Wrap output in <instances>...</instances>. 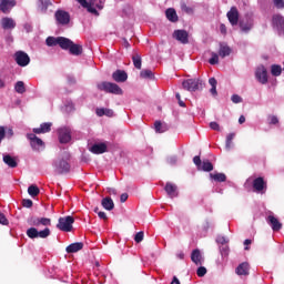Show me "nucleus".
I'll return each mask as SVG.
<instances>
[{"mask_svg": "<svg viewBox=\"0 0 284 284\" xmlns=\"http://www.w3.org/2000/svg\"><path fill=\"white\" fill-rule=\"evenodd\" d=\"M220 31L222 34H227V27H225V24H221L220 26Z\"/></svg>", "mask_w": 284, "mask_h": 284, "instance_id": "obj_64", "label": "nucleus"}, {"mask_svg": "<svg viewBox=\"0 0 284 284\" xmlns=\"http://www.w3.org/2000/svg\"><path fill=\"white\" fill-rule=\"evenodd\" d=\"M231 101H232L233 103H243V98H241V95H239V94H233V95L231 97Z\"/></svg>", "mask_w": 284, "mask_h": 284, "instance_id": "obj_51", "label": "nucleus"}, {"mask_svg": "<svg viewBox=\"0 0 284 284\" xmlns=\"http://www.w3.org/2000/svg\"><path fill=\"white\" fill-rule=\"evenodd\" d=\"M52 6V2L50 0H38V8L42 12H48V8Z\"/></svg>", "mask_w": 284, "mask_h": 284, "instance_id": "obj_33", "label": "nucleus"}, {"mask_svg": "<svg viewBox=\"0 0 284 284\" xmlns=\"http://www.w3.org/2000/svg\"><path fill=\"white\" fill-rule=\"evenodd\" d=\"M55 174H70L72 166L70 165V153H62L52 163Z\"/></svg>", "mask_w": 284, "mask_h": 284, "instance_id": "obj_2", "label": "nucleus"}, {"mask_svg": "<svg viewBox=\"0 0 284 284\" xmlns=\"http://www.w3.org/2000/svg\"><path fill=\"white\" fill-rule=\"evenodd\" d=\"M143 236H144L143 231L138 232V233L135 234V236H134L135 243H141V242L143 241Z\"/></svg>", "mask_w": 284, "mask_h": 284, "instance_id": "obj_50", "label": "nucleus"}, {"mask_svg": "<svg viewBox=\"0 0 284 284\" xmlns=\"http://www.w3.org/2000/svg\"><path fill=\"white\" fill-rule=\"evenodd\" d=\"M165 17L171 23H176L179 21V16L176 14V10L174 8H169L165 11Z\"/></svg>", "mask_w": 284, "mask_h": 284, "instance_id": "obj_29", "label": "nucleus"}, {"mask_svg": "<svg viewBox=\"0 0 284 284\" xmlns=\"http://www.w3.org/2000/svg\"><path fill=\"white\" fill-rule=\"evenodd\" d=\"M81 250H83V243L75 242L67 246L65 252L67 254H75V252H81Z\"/></svg>", "mask_w": 284, "mask_h": 284, "instance_id": "obj_23", "label": "nucleus"}, {"mask_svg": "<svg viewBox=\"0 0 284 284\" xmlns=\"http://www.w3.org/2000/svg\"><path fill=\"white\" fill-rule=\"evenodd\" d=\"M27 139H29L30 145L33 150H39V148H43L44 145L43 140L37 136V133H28Z\"/></svg>", "mask_w": 284, "mask_h": 284, "instance_id": "obj_11", "label": "nucleus"}, {"mask_svg": "<svg viewBox=\"0 0 284 284\" xmlns=\"http://www.w3.org/2000/svg\"><path fill=\"white\" fill-rule=\"evenodd\" d=\"M67 81H68L69 85H75V83H77V79L74 78V75H68Z\"/></svg>", "mask_w": 284, "mask_h": 284, "instance_id": "obj_54", "label": "nucleus"}, {"mask_svg": "<svg viewBox=\"0 0 284 284\" xmlns=\"http://www.w3.org/2000/svg\"><path fill=\"white\" fill-rule=\"evenodd\" d=\"M73 224H74V217L68 215L64 217H59L57 227L61 232H72Z\"/></svg>", "mask_w": 284, "mask_h": 284, "instance_id": "obj_4", "label": "nucleus"}, {"mask_svg": "<svg viewBox=\"0 0 284 284\" xmlns=\"http://www.w3.org/2000/svg\"><path fill=\"white\" fill-rule=\"evenodd\" d=\"M95 112H97L98 116H105V109H103V108L102 109H97Z\"/></svg>", "mask_w": 284, "mask_h": 284, "instance_id": "obj_62", "label": "nucleus"}, {"mask_svg": "<svg viewBox=\"0 0 284 284\" xmlns=\"http://www.w3.org/2000/svg\"><path fill=\"white\" fill-rule=\"evenodd\" d=\"M104 116H114V111L112 109H104Z\"/></svg>", "mask_w": 284, "mask_h": 284, "instance_id": "obj_59", "label": "nucleus"}, {"mask_svg": "<svg viewBox=\"0 0 284 284\" xmlns=\"http://www.w3.org/2000/svg\"><path fill=\"white\" fill-rule=\"evenodd\" d=\"M98 216H99V219H102L103 221H108V214H105V212H103V211L98 212Z\"/></svg>", "mask_w": 284, "mask_h": 284, "instance_id": "obj_60", "label": "nucleus"}, {"mask_svg": "<svg viewBox=\"0 0 284 284\" xmlns=\"http://www.w3.org/2000/svg\"><path fill=\"white\" fill-rule=\"evenodd\" d=\"M14 61L20 68H26V65L30 64V55L23 51H18L14 53Z\"/></svg>", "mask_w": 284, "mask_h": 284, "instance_id": "obj_7", "label": "nucleus"}, {"mask_svg": "<svg viewBox=\"0 0 284 284\" xmlns=\"http://www.w3.org/2000/svg\"><path fill=\"white\" fill-rule=\"evenodd\" d=\"M229 22L231 26H239V9L236 7H231L230 11L226 13Z\"/></svg>", "mask_w": 284, "mask_h": 284, "instance_id": "obj_12", "label": "nucleus"}, {"mask_svg": "<svg viewBox=\"0 0 284 284\" xmlns=\"http://www.w3.org/2000/svg\"><path fill=\"white\" fill-rule=\"evenodd\" d=\"M240 28L242 30V32H250V30H252L253 28V24L252 22H243V21H240Z\"/></svg>", "mask_w": 284, "mask_h": 284, "instance_id": "obj_41", "label": "nucleus"}, {"mask_svg": "<svg viewBox=\"0 0 284 284\" xmlns=\"http://www.w3.org/2000/svg\"><path fill=\"white\" fill-rule=\"evenodd\" d=\"M141 79H154V72L150 69H144L140 72Z\"/></svg>", "mask_w": 284, "mask_h": 284, "instance_id": "obj_37", "label": "nucleus"}, {"mask_svg": "<svg viewBox=\"0 0 284 284\" xmlns=\"http://www.w3.org/2000/svg\"><path fill=\"white\" fill-rule=\"evenodd\" d=\"M6 139V126H0V143Z\"/></svg>", "mask_w": 284, "mask_h": 284, "instance_id": "obj_55", "label": "nucleus"}, {"mask_svg": "<svg viewBox=\"0 0 284 284\" xmlns=\"http://www.w3.org/2000/svg\"><path fill=\"white\" fill-rule=\"evenodd\" d=\"M28 225L31 227L27 230V236L29 239H48L50 236V225H52V220L50 217H39L32 215L27 220ZM45 227L42 231H39L37 227Z\"/></svg>", "mask_w": 284, "mask_h": 284, "instance_id": "obj_1", "label": "nucleus"}, {"mask_svg": "<svg viewBox=\"0 0 284 284\" xmlns=\"http://www.w3.org/2000/svg\"><path fill=\"white\" fill-rule=\"evenodd\" d=\"M60 143H70L72 135L70 134V129H59L58 131Z\"/></svg>", "mask_w": 284, "mask_h": 284, "instance_id": "obj_15", "label": "nucleus"}, {"mask_svg": "<svg viewBox=\"0 0 284 284\" xmlns=\"http://www.w3.org/2000/svg\"><path fill=\"white\" fill-rule=\"evenodd\" d=\"M97 88L101 92H106L108 94H119V95L123 94V89H121L119 84L113 82L104 81V82L98 83Z\"/></svg>", "mask_w": 284, "mask_h": 284, "instance_id": "obj_3", "label": "nucleus"}, {"mask_svg": "<svg viewBox=\"0 0 284 284\" xmlns=\"http://www.w3.org/2000/svg\"><path fill=\"white\" fill-rule=\"evenodd\" d=\"M268 225H271L273 232H280L283 229V224L278 222L274 215H268L266 219Z\"/></svg>", "mask_w": 284, "mask_h": 284, "instance_id": "obj_17", "label": "nucleus"}, {"mask_svg": "<svg viewBox=\"0 0 284 284\" xmlns=\"http://www.w3.org/2000/svg\"><path fill=\"white\" fill-rule=\"evenodd\" d=\"M210 128L211 130H215V132H221V125L217 122H211Z\"/></svg>", "mask_w": 284, "mask_h": 284, "instance_id": "obj_53", "label": "nucleus"}, {"mask_svg": "<svg viewBox=\"0 0 284 284\" xmlns=\"http://www.w3.org/2000/svg\"><path fill=\"white\" fill-rule=\"evenodd\" d=\"M90 152H92V154H105V152H108V144L104 142L93 144Z\"/></svg>", "mask_w": 284, "mask_h": 284, "instance_id": "obj_18", "label": "nucleus"}, {"mask_svg": "<svg viewBox=\"0 0 284 284\" xmlns=\"http://www.w3.org/2000/svg\"><path fill=\"white\" fill-rule=\"evenodd\" d=\"M235 273L239 276H250V264L247 262L241 263L236 270Z\"/></svg>", "mask_w": 284, "mask_h": 284, "instance_id": "obj_19", "label": "nucleus"}, {"mask_svg": "<svg viewBox=\"0 0 284 284\" xmlns=\"http://www.w3.org/2000/svg\"><path fill=\"white\" fill-rule=\"evenodd\" d=\"M164 190H165L168 196H170V199H175V196H179V192L176 191L178 187L172 182H168L165 184Z\"/></svg>", "mask_w": 284, "mask_h": 284, "instance_id": "obj_20", "label": "nucleus"}, {"mask_svg": "<svg viewBox=\"0 0 284 284\" xmlns=\"http://www.w3.org/2000/svg\"><path fill=\"white\" fill-rule=\"evenodd\" d=\"M132 61H133L134 68H136V70H141V65H142L141 54L134 53L132 55Z\"/></svg>", "mask_w": 284, "mask_h": 284, "instance_id": "obj_36", "label": "nucleus"}, {"mask_svg": "<svg viewBox=\"0 0 284 284\" xmlns=\"http://www.w3.org/2000/svg\"><path fill=\"white\" fill-rule=\"evenodd\" d=\"M265 187H266V184H265V180L263 178H257L253 181V189L255 190V192L263 193Z\"/></svg>", "mask_w": 284, "mask_h": 284, "instance_id": "obj_24", "label": "nucleus"}, {"mask_svg": "<svg viewBox=\"0 0 284 284\" xmlns=\"http://www.w3.org/2000/svg\"><path fill=\"white\" fill-rule=\"evenodd\" d=\"M154 130L158 134H163V132H168V125L161 123V121H155Z\"/></svg>", "mask_w": 284, "mask_h": 284, "instance_id": "obj_34", "label": "nucleus"}, {"mask_svg": "<svg viewBox=\"0 0 284 284\" xmlns=\"http://www.w3.org/2000/svg\"><path fill=\"white\" fill-rule=\"evenodd\" d=\"M273 26L277 29L280 34H284V17L281 14L273 16Z\"/></svg>", "mask_w": 284, "mask_h": 284, "instance_id": "obj_14", "label": "nucleus"}, {"mask_svg": "<svg viewBox=\"0 0 284 284\" xmlns=\"http://www.w3.org/2000/svg\"><path fill=\"white\" fill-rule=\"evenodd\" d=\"M52 130V123L51 122H44L40 124V128L33 129V134H47V132H50Z\"/></svg>", "mask_w": 284, "mask_h": 284, "instance_id": "obj_21", "label": "nucleus"}, {"mask_svg": "<svg viewBox=\"0 0 284 284\" xmlns=\"http://www.w3.org/2000/svg\"><path fill=\"white\" fill-rule=\"evenodd\" d=\"M41 190H39V186H37L36 184H32L28 187V194L32 196V199H34V196H39Z\"/></svg>", "mask_w": 284, "mask_h": 284, "instance_id": "obj_35", "label": "nucleus"}, {"mask_svg": "<svg viewBox=\"0 0 284 284\" xmlns=\"http://www.w3.org/2000/svg\"><path fill=\"white\" fill-rule=\"evenodd\" d=\"M128 193H122L121 196H120V201L121 203H125V201H128Z\"/></svg>", "mask_w": 284, "mask_h": 284, "instance_id": "obj_63", "label": "nucleus"}, {"mask_svg": "<svg viewBox=\"0 0 284 284\" xmlns=\"http://www.w3.org/2000/svg\"><path fill=\"white\" fill-rule=\"evenodd\" d=\"M191 261L196 265H203V255L199 248L192 251Z\"/></svg>", "mask_w": 284, "mask_h": 284, "instance_id": "obj_25", "label": "nucleus"}, {"mask_svg": "<svg viewBox=\"0 0 284 284\" xmlns=\"http://www.w3.org/2000/svg\"><path fill=\"white\" fill-rule=\"evenodd\" d=\"M278 123V118L276 115H271L270 116V124L271 125H276Z\"/></svg>", "mask_w": 284, "mask_h": 284, "instance_id": "obj_57", "label": "nucleus"}, {"mask_svg": "<svg viewBox=\"0 0 284 284\" xmlns=\"http://www.w3.org/2000/svg\"><path fill=\"white\" fill-rule=\"evenodd\" d=\"M6 136L12 139L14 136V130H12V128L7 129Z\"/></svg>", "mask_w": 284, "mask_h": 284, "instance_id": "obj_56", "label": "nucleus"}, {"mask_svg": "<svg viewBox=\"0 0 284 284\" xmlns=\"http://www.w3.org/2000/svg\"><path fill=\"white\" fill-rule=\"evenodd\" d=\"M112 79L115 83H125L128 81V72L118 69L112 73Z\"/></svg>", "mask_w": 284, "mask_h": 284, "instance_id": "obj_16", "label": "nucleus"}, {"mask_svg": "<svg viewBox=\"0 0 284 284\" xmlns=\"http://www.w3.org/2000/svg\"><path fill=\"white\" fill-rule=\"evenodd\" d=\"M175 98H176L178 101H179V105H180L181 108H185V102H183V101L181 100V94H180V93H176V94H175Z\"/></svg>", "mask_w": 284, "mask_h": 284, "instance_id": "obj_61", "label": "nucleus"}, {"mask_svg": "<svg viewBox=\"0 0 284 284\" xmlns=\"http://www.w3.org/2000/svg\"><path fill=\"white\" fill-rule=\"evenodd\" d=\"M10 221H8V217H6V214L1 213L0 211V225H9Z\"/></svg>", "mask_w": 284, "mask_h": 284, "instance_id": "obj_47", "label": "nucleus"}, {"mask_svg": "<svg viewBox=\"0 0 284 284\" xmlns=\"http://www.w3.org/2000/svg\"><path fill=\"white\" fill-rule=\"evenodd\" d=\"M45 43L50 48H52V45H59V38L48 37L47 40H45Z\"/></svg>", "mask_w": 284, "mask_h": 284, "instance_id": "obj_43", "label": "nucleus"}, {"mask_svg": "<svg viewBox=\"0 0 284 284\" xmlns=\"http://www.w3.org/2000/svg\"><path fill=\"white\" fill-rule=\"evenodd\" d=\"M1 26H2L3 30H12V29L17 28V23L14 22V20L12 18H3L1 20Z\"/></svg>", "mask_w": 284, "mask_h": 284, "instance_id": "obj_28", "label": "nucleus"}, {"mask_svg": "<svg viewBox=\"0 0 284 284\" xmlns=\"http://www.w3.org/2000/svg\"><path fill=\"white\" fill-rule=\"evenodd\" d=\"M173 39L182 43L183 45H187L190 43V34L185 30L178 29L173 32Z\"/></svg>", "mask_w": 284, "mask_h": 284, "instance_id": "obj_8", "label": "nucleus"}, {"mask_svg": "<svg viewBox=\"0 0 284 284\" xmlns=\"http://www.w3.org/2000/svg\"><path fill=\"white\" fill-rule=\"evenodd\" d=\"M273 3L277 10H283L284 9V0H273Z\"/></svg>", "mask_w": 284, "mask_h": 284, "instance_id": "obj_49", "label": "nucleus"}, {"mask_svg": "<svg viewBox=\"0 0 284 284\" xmlns=\"http://www.w3.org/2000/svg\"><path fill=\"white\" fill-rule=\"evenodd\" d=\"M236 136L235 133H230L227 136H226V144H225V149L226 150H232V141H234V138Z\"/></svg>", "mask_w": 284, "mask_h": 284, "instance_id": "obj_42", "label": "nucleus"}, {"mask_svg": "<svg viewBox=\"0 0 284 284\" xmlns=\"http://www.w3.org/2000/svg\"><path fill=\"white\" fill-rule=\"evenodd\" d=\"M209 83H210V85H211V90H210L211 94H212L213 97H216V94H217V92H216V85H217L219 82L215 80V78H211V79L209 80Z\"/></svg>", "mask_w": 284, "mask_h": 284, "instance_id": "obj_39", "label": "nucleus"}, {"mask_svg": "<svg viewBox=\"0 0 284 284\" xmlns=\"http://www.w3.org/2000/svg\"><path fill=\"white\" fill-rule=\"evenodd\" d=\"M93 6L95 4L87 2V7H82V8H87L88 12H90L91 14H94L95 17H99V11Z\"/></svg>", "mask_w": 284, "mask_h": 284, "instance_id": "obj_44", "label": "nucleus"}, {"mask_svg": "<svg viewBox=\"0 0 284 284\" xmlns=\"http://www.w3.org/2000/svg\"><path fill=\"white\" fill-rule=\"evenodd\" d=\"M181 10L186 12V14H192V8L187 7L185 2H181Z\"/></svg>", "mask_w": 284, "mask_h": 284, "instance_id": "obj_48", "label": "nucleus"}, {"mask_svg": "<svg viewBox=\"0 0 284 284\" xmlns=\"http://www.w3.org/2000/svg\"><path fill=\"white\" fill-rule=\"evenodd\" d=\"M197 276H200V278H202V276H205V274H207V268H205V266H200L196 271Z\"/></svg>", "mask_w": 284, "mask_h": 284, "instance_id": "obj_46", "label": "nucleus"}, {"mask_svg": "<svg viewBox=\"0 0 284 284\" xmlns=\"http://www.w3.org/2000/svg\"><path fill=\"white\" fill-rule=\"evenodd\" d=\"M211 55H212V57L210 58L209 63H210L211 65H216V64H219V54H217L216 52H212Z\"/></svg>", "mask_w": 284, "mask_h": 284, "instance_id": "obj_45", "label": "nucleus"}, {"mask_svg": "<svg viewBox=\"0 0 284 284\" xmlns=\"http://www.w3.org/2000/svg\"><path fill=\"white\" fill-rule=\"evenodd\" d=\"M32 205H34V203H33L32 200H30V199L22 201V206H23V207L30 209V207H32Z\"/></svg>", "mask_w": 284, "mask_h": 284, "instance_id": "obj_52", "label": "nucleus"}, {"mask_svg": "<svg viewBox=\"0 0 284 284\" xmlns=\"http://www.w3.org/2000/svg\"><path fill=\"white\" fill-rule=\"evenodd\" d=\"M193 163L196 165L197 170H202L203 172H212L214 170V164L210 162V160L201 161V156L195 155L193 158Z\"/></svg>", "mask_w": 284, "mask_h": 284, "instance_id": "obj_5", "label": "nucleus"}, {"mask_svg": "<svg viewBox=\"0 0 284 284\" xmlns=\"http://www.w3.org/2000/svg\"><path fill=\"white\" fill-rule=\"evenodd\" d=\"M255 79H257L258 83H262V85H265L268 81L267 78V69L265 65L257 67L255 71Z\"/></svg>", "mask_w": 284, "mask_h": 284, "instance_id": "obj_9", "label": "nucleus"}, {"mask_svg": "<svg viewBox=\"0 0 284 284\" xmlns=\"http://www.w3.org/2000/svg\"><path fill=\"white\" fill-rule=\"evenodd\" d=\"M69 52L73 57H81V54H83V45L72 42L71 47L69 48Z\"/></svg>", "mask_w": 284, "mask_h": 284, "instance_id": "obj_26", "label": "nucleus"}, {"mask_svg": "<svg viewBox=\"0 0 284 284\" xmlns=\"http://www.w3.org/2000/svg\"><path fill=\"white\" fill-rule=\"evenodd\" d=\"M54 17L59 26H68L70 23V13L64 10L55 11Z\"/></svg>", "mask_w": 284, "mask_h": 284, "instance_id": "obj_10", "label": "nucleus"}, {"mask_svg": "<svg viewBox=\"0 0 284 284\" xmlns=\"http://www.w3.org/2000/svg\"><path fill=\"white\" fill-rule=\"evenodd\" d=\"M210 178L217 183H225L227 181V176L224 173H211Z\"/></svg>", "mask_w": 284, "mask_h": 284, "instance_id": "obj_32", "label": "nucleus"}, {"mask_svg": "<svg viewBox=\"0 0 284 284\" xmlns=\"http://www.w3.org/2000/svg\"><path fill=\"white\" fill-rule=\"evenodd\" d=\"M14 90L18 94H23L26 92V83H23V81H18L14 85Z\"/></svg>", "mask_w": 284, "mask_h": 284, "instance_id": "obj_40", "label": "nucleus"}, {"mask_svg": "<svg viewBox=\"0 0 284 284\" xmlns=\"http://www.w3.org/2000/svg\"><path fill=\"white\" fill-rule=\"evenodd\" d=\"M182 85L187 92H196L201 88L202 82L199 79H189L183 81Z\"/></svg>", "mask_w": 284, "mask_h": 284, "instance_id": "obj_6", "label": "nucleus"}, {"mask_svg": "<svg viewBox=\"0 0 284 284\" xmlns=\"http://www.w3.org/2000/svg\"><path fill=\"white\" fill-rule=\"evenodd\" d=\"M72 43H73V41L70 40L69 38H65V37H58V45H59L62 50H70Z\"/></svg>", "mask_w": 284, "mask_h": 284, "instance_id": "obj_22", "label": "nucleus"}, {"mask_svg": "<svg viewBox=\"0 0 284 284\" xmlns=\"http://www.w3.org/2000/svg\"><path fill=\"white\" fill-rule=\"evenodd\" d=\"M176 161H178L176 156H170V158L168 159V163H169L170 165H176Z\"/></svg>", "mask_w": 284, "mask_h": 284, "instance_id": "obj_58", "label": "nucleus"}, {"mask_svg": "<svg viewBox=\"0 0 284 284\" xmlns=\"http://www.w3.org/2000/svg\"><path fill=\"white\" fill-rule=\"evenodd\" d=\"M101 205L104 210H108L109 212H112V210H114V201L112 200V197L102 199Z\"/></svg>", "mask_w": 284, "mask_h": 284, "instance_id": "obj_30", "label": "nucleus"}, {"mask_svg": "<svg viewBox=\"0 0 284 284\" xmlns=\"http://www.w3.org/2000/svg\"><path fill=\"white\" fill-rule=\"evenodd\" d=\"M282 72H283V68H281V65L273 64L271 67V73L273 77H281Z\"/></svg>", "mask_w": 284, "mask_h": 284, "instance_id": "obj_38", "label": "nucleus"}, {"mask_svg": "<svg viewBox=\"0 0 284 284\" xmlns=\"http://www.w3.org/2000/svg\"><path fill=\"white\" fill-rule=\"evenodd\" d=\"M14 6H17V0H1L0 11L3 12V14H8Z\"/></svg>", "mask_w": 284, "mask_h": 284, "instance_id": "obj_13", "label": "nucleus"}, {"mask_svg": "<svg viewBox=\"0 0 284 284\" xmlns=\"http://www.w3.org/2000/svg\"><path fill=\"white\" fill-rule=\"evenodd\" d=\"M3 163H6V165H8V168H12V169H14L19 165L17 160L14 158H12L10 154L3 155Z\"/></svg>", "mask_w": 284, "mask_h": 284, "instance_id": "obj_31", "label": "nucleus"}, {"mask_svg": "<svg viewBox=\"0 0 284 284\" xmlns=\"http://www.w3.org/2000/svg\"><path fill=\"white\" fill-rule=\"evenodd\" d=\"M230 54H232V48L225 43H220L219 57L225 59V57H230Z\"/></svg>", "mask_w": 284, "mask_h": 284, "instance_id": "obj_27", "label": "nucleus"}]
</instances>
